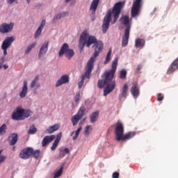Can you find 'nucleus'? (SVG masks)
Returning <instances> with one entry per match:
<instances>
[{"instance_id":"c03bdc74","label":"nucleus","mask_w":178,"mask_h":178,"mask_svg":"<svg viewBox=\"0 0 178 178\" xmlns=\"http://www.w3.org/2000/svg\"><path fill=\"white\" fill-rule=\"evenodd\" d=\"M157 101H159V102H161V101H163V95H162V93L158 94Z\"/></svg>"},{"instance_id":"3c124183","label":"nucleus","mask_w":178,"mask_h":178,"mask_svg":"<svg viewBox=\"0 0 178 178\" xmlns=\"http://www.w3.org/2000/svg\"><path fill=\"white\" fill-rule=\"evenodd\" d=\"M3 60H5V57H2V58H1V62H3Z\"/></svg>"},{"instance_id":"49530a36","label":"nucleus","mask_w":178,"mask_h":178,"mask_svg":"<svg viewBox=\"0 0 178 178\" xmlns=\"http://www.w3.org/2000/svg\"><path fill=\"white\" fill-rule=\"evenodd\" d=\"M141 69H143V65H138L137 68H136L137 72H140L141 70Z\"/></svg>"},{"instance_id":"4468645a","label":"nucleus","mask_w":178,"mask_h":178,"mask_svg":"<svg viewBox=\"0 0 178 178\" xmlns=\"http://www.w3.org/2000/svg\"><path fill=\"white\" fill-rule=\"evenodd\" d=\"M129 38H130V26L125 28L122 41V47H127V44H129Z\"/></svg>"},{"instance_id":"e433bc0d","label":"nucleus","mask_w":178,"mask_h":178,"mask_svg":"<svg viewBox=\"0 0 178 178\" xmlns=\"http://www.w3.org/2000/svg\"><path fill=\"white\" fill-rule=\"evenodd\" d=\"M62 173H63V166H61L60 168L56 172L54 175V178L60 177V176H62Z\"/></svg>"},{"instance_id":"20e7f679","label":"nucleus","mask_w":178,"mask_h":178,"mask_svg":"<svg viewBox=\"0 0 178 178\" xmlns=\"http://www.w3.org/2000/svg\"><path fill=\"white\" fill-rule=\"evenodd\" d=\"M94 57H90L88 61L85 74L82 76L81 81L78 83L79 88H81V87H83V84H84V79L86 78L90 79V76L92 72V69H94Z\"/></svg>"},{"instance_id":"bb28decb","label":"nucleus","mask_w":178,"mask_h":178,"mask_svg":"<svg viewBox=\"0 0 178 178\" xmlns=\"http://www.w3.org/2000/svg\"><path fill=\"white\" fill-rule=\"evenodd\" d=\"M145 45V40L144 39L138 38L135 41L136 48H143Z\"/></svg>"},{"instance_id":"f257e3e1","label":"nucleus","mask_w":178,"mask_h":178,"mask_svg":"<svg viewBox=\"0 0 178 178\" xmlns=\"http://www.w3.org/2000/svg\"><path fill=\"white\" fill-rule=\"evenodd\" d=\"M119 58L115 57L112 63L111 70L110 71H106L102 75L104 80H99L97 86L99 88H102L104 86H106L104 90V95L106 97L108 94H111L115 87H116V81L113 80V76L116 73V69H118V60Z\"/></svg>"},{"instance_id":"39448f33","label":"nucleus","mask_w":178,"mask_h":178,"mask_svg":"<svg viewBox=\"0 0 178 178\" xmlns=\"http://www.w3.org/2000/svg\"><path fill=\"white\" fill-rule=\"evenodd\" d=\"M65 55V58L70 60L72 56H74V51L69 48V44L67 43H64L58 52V56L62 58Z\"/></svg>"},{"instance_id":"5701e85b","label":"nucleus","mask_w":178,"mask_h":178,"mask_svg":"<svg viewBox=\"0 0 178 178\" xmlns=\"http://www.w3.org/2000/svg\"><path fill=\"white\" fill-rule=\"evenodd\" d=\"M46 21L45 19L42 20L41 24L38 29H37L35 33V38H38V37H40L41 35V33H42V30L44 27H45Z\"/></svg>"},{"instance_id":"a18cd8bd","label":"nucleus","mask_w":178,"mask_h":178,"mask_svg":"<svg viewBox=\"0 0 178 178\" xmlns=\"http://www.w3.org/2000/svg\"><path fill=\"white\" fill-rule=\"evenodd\" d=\"M120 174L118 172H115L113 173L112 177L113 178H119Z\"/></svg>"},{"instance_id":"aec40b11","label":"nucleus","mask_w":178,"mask_h":178,"mask_svg":"<svg viewBox=\"0 0 178 178\" xmlns=\"http://www.w3.org/2000/svg\"><path fill=\"white\" fill-rule=\"evenodd\" d=\"M136 131H130L124 135H123L122 138H121V141H128V140H131V138L136 137Z\"/></svg>"},{"instance_id":"c85d7f7f","label":"nucleus","mask_w":178,"mask_h":178,"mask_svg":"<svg viewBox=\"0 0 178 178\" xmlns=\"http://www.w3.org/2000/svg\"><path fill=\"white\" fill-rule=\"evenodd\" d=\"M98 116H99V111H95L90 115V122L92 123H95L97 122V119H98Z\"/></svg>"},{"instance_id":"37998d69","label":"nucleus","mask_w":178,"mask_h":178,"mask_svg":"<svg viewBox=\"0 0 178 178\" xmlns=\"http://www.w3.org/2000/svg\"><path fill=\"white\" fill-rule=\"evenodd\" d=\"M2 154V150H0V155ZM5 159H6V156H0V163L5 162Z\"/></svg>"},{"instance_id":"b1692460","label":"nucleus","mask_w":178,"mask_h":178,"mask_svg":"<svg viewBox=\"0 0 178 178\" xmlns=\"http://www.w3.org/2000/svg\"><path fill=\"white\" fill-rule=\"evenodd\" d=\"M66 16H69V12H61L54 17L53 19V22L56 23V21L60 20L62 17H66Z\"/></svg>"},{"instance_id":"9d476101","label":"nucleus","mask_w":178,"mask_h":178,"mask_svg":"<svg viewBox=\"0 0 178 178\" xmlns=\"http://www.w3.org/2000/svg\"><path fill=\"white\" fill-rule=\"evenodd\" d=\"M15 26V23L11 22L10 24L3 23L0 25V33L1 34H6L8 33H10L12 30H13V26Z\"/></svg>"},{"instance_id":"58836bf2","label":"nucleus","mask_w":178,"mask_h":178,"mask_svg":"<svg viewBox=\"0 0 178 178\" xmlns=\"http://www.w3.org/2000/svg\"><path fill=\"white\" fill-rule=\"evenodd\" d=\"M37 133V128L33 125L32 127H30L28 134H35Z\"/></svg>"},{"instance_id":"a878e982","label":"nucleus","mask_w":178,"mask_h":178,"mask_svg":"<svg viewBox=\"0 0 178 178\" xmlns=\"http://www.w3.org/2000/svg\"><path fill=\"white\" fill-rule=\"evenodd\" d=\"M59 129V124H55L53 126L49 127L45 131L46 134H52L54 131Z\"/></svg>"},{"instance_id":"6e6d98bb","label":"nucleus","mask_w":178,"mask_h":178,"mask_svg":"<svg viewBox=\"0 0 178 178\" xmlns=\"http://www.w3.org/2000/svg\"><path fill=\"white\" fill-rule=\"evenodd\" d=\"M86 118H84L82 120V122H85V121H86Z\"/></svg>"},{"instance_id":"de8ad7c7","label":"nucleus","mask_w":178,"mask_h":178,"mask_svg":"<svg viewBox=\"0 0 178 178\" xmlns=\"http://www.w3.org/2000/svg\"><path fill=\"white\" fill-rule=\"evenodd\" d=\"M15 1L16 0H7V2L8 3H9V5H12V3L15 2Z\"/></svg>"},{"instance_id":"412c9836","label":"nucleus","mask_w":178,"mask_h":178,"mask_svg":"<svg viewBox=\"0 0 178 178\" xmlns=\"http://www.w3.org/2000/svg\"><path fill=\"white\" fill-rule=\"evenodd\" d=\"M10 145H15L19 140V136L17 134H12L8 138Z\"/></svg>"},{"instance_id":"7ed1b4c3","label":"nucleus","mask_w":178,"mask_h":178,"mask_svg":"<svg viewBox=\"0 0 178 178\" xmlns=\"http://www.w3.org/2000/svg\"><path fill=\"white\" fill-rule=\"evenodd\" d=\"M124 6V1H120L116 3L113 9H109L105 15L103 24L102 26V33L103 34H106V31H108L109 29V24H115L116 22H118V19H119V16L120 15V12H122V8Z\"/></svg>"},{"instance_id":"2f4dec72","label":"nucleus","mask_w":178,"mask_h":178,"mask_svg":"<svg viewBox=\"0 0 178 178\" xmlns=\"http://www.w3.org/2000/svg\"><path fill=\"white\" fill-rule=\"evenodd\" d=\"M120 80H125V79L127 77V71L124 69H122L120 72V76H119Z\"/></svg>"},{"instance_id":"a19ab883","label":"nucleus","mask_w":178,"mask_h":178,"mask_svg":"<svg viewBox=\"0 0 178 178\" xmlns=\"http://www.w3.org/2000/svg\"><path fill=\"white\" fill-rule=\"evenodd\" d=\"M90 130H92V127H91V125L86 126L85 131H84L85 134L88 136V134H90Z\"/></svg>"},{"instance_id":"603ef678","label":"nucleus","mask_w":178,"mask_h":178,"mask_svg":"<svg viewBox=\"0 0 178 178\" xmlns=\"http://www.w3.org/2000/svg\"><path fill=\"white\" fill-rule=\"evenodd\" d=\"M66 3L70 2V0H65Z\"/></svg>"},{"instance_id":"393cba45","label":"nucleus","mask_w":178,"mask_h":178,"mask_svg":"<svg viewBox=\"0 0 178 178\" xmlns=\"http://www.w3.org/2000/svg\"><path fill=\"white\" fill-rule=\"evenodd\" d=\"M40 80V76H36L33 80H32L31 83V88H34V87H35V89L37 90V88H40V87H41V85L40 83H38V81Z\"/></svg>"},{"instance_id":"f3484780","label":"nucleus","mask_w":178,"mask_h":178,"mask_svg":"<svg viewBox=\"0 0 178 178\" xmlns=\"http://www.w3.org/2000/svg\"><path fill=\"white\" fill-rule=\"evenodd\" d=\"M127 91H129V85L127 83H124L121 90V94L119 95L120 101H122V98H127Z\"/></svg>"},{"instance_id":"c756f323","label":"nucleus","mask_w":178,"mask_h":178,"mask_svg":"<svg viewBox=\"0 0 178 178\" xmlns=\"http://www.w3.org/2000/svg\"><path fill=\"white\" fill-rule=\"evenodd\" d=\"M76 115H79L81 119H83V116L86 115V107L84 106H81Z\"/></svg>"},{"instance_id":"1a4fd4ad","label":"nucleus","mask_w":178,"mask_h":178,"mask_svg":"<svg viewBox=\"0 0 178 178\" xmlns=\"http://www.w3.org/2000/svg\"><path fill=\"white\" fill-rule=\"evenodd\" d=\"M13 41H15V38H13V36L8 37L3 40L1 44V49H3V51L4 56H6V55H8V48L10 47V45H12V42H13Z\"/></svg>"},{"instance_id":"0eeeda50","label":"nucleus","mask_w":178,"mask_h":178,"mask_svg":"<svg viewBox=\"0 0 178 178\" xmlns=\"http://www.w3.org/2000/svg\"><path fill=\"white\" fill-rule=\"evenodd\" d=\"M115 131V140H117V141H122V138L123 136H124V127H123L122 122H117Z\"/></svg>"},{"instance_id":"6e6552de","label":"nucleus","mask_w":178,"mask_h":178,"mask_svg":"<svg viewBox=\"0 0 178 178\" xmlns=\"http://www.w3.org/2000/svg\"><path fill=\"white\" fill-rule=\"evenodd\" d=\"M23 113H24V108L22 106H18L13 111L11 119L13 120H23Z\"/></svg>"},{"instance_id":"cd10ccee","label":"nucleus","mask_w":178,"mask_h":178,"mask_svg":"<svg viewBox=\"0 0 178 178\" xmlns=\"http://www.w3.org/2000/svg\"><path fill=\"white\" fill-rule=\"evenodd\" d=\"M81 120V118H80L79 115L75 114L74 116L72 117L71 118V122L72 123L73 126H77V123Z\"/></svg>"},{"instance_id":"a211bd4d","label":"nucleus","mask_w":178,"mask_h":178,"mask_svg":"<svg viewBox=\"0 0 178 178\" xmlns=\"http://www.w3.org/2000/svg\"><path fill=\"white\" fill-rule=\"evenodd\" d=\"M69 83V76L67 74L63 75L60 79H58L56 82V87H59L63 84H67Z\"/></svg>"},{"instance_id":"72a5a7b5","label":"nucleus","mask_w":178,"mask_h":178,"mask_svg":"<svg viewBox=\"0 0 178 178\" xmlns=\"http://www.w3.org/2000/svg\"><path fill=\"white\" fill-rule=\"evenodd\" d=\"M111 55H112V49H110L107 53L106 60L104 61V65H107V63L111 62Z\"/></svg>"},{"instance_id":"4be33fe9","label":"nucleus","mask_w":178,"mask_h":178,"mask_svg":"<svg viewBox=\"0 0 178 178\" xmlns=\"http://www.w3.org/2000/svg\"><path fill=\"white\" fill-rule=\"evenodd\" d=\"M27 91H29V88L27 87V81H24L23 87L19 92V97L21 98H24L27 95Z\"/></svg>"},{"instance_id":"864d4df0","label":"nucleus","mask_w":178,"mask_h":178,"mask_svg":"<svg viewBox=\"0 0 178 178\" xmlns=\"http://www.w3.org/2000/svg\"><path fill=\"white\" fill-rule=\"evenodd\" d=\"M0 69H2V63H0Z\"/></svg>"},{"instance_id":"ddd939ff","label":"nucleus","mask_w":178,"mask_h":178,"mask_svg":"<svg viewBox=\"0 0 178 178\" xmlns=\"http://www.w3.org/2000/svg\"><path fill=\"white\" fill-rule=\"evenodd\" d=\"M131 94L134 98L137 99L140 95V87H138V82L135 81L132 83L131 88Z\"/></svg>"},{"instance_id":"423d86ee","label":"nucleus","mask_w":178,"mask_h":178,"mask_svg":"<svg viewBox=\"0 0 178 178\" xmlns=\"http://www.w3.org/2000/svg\"><path fill=\"white\" fill-rule=\"evenodd\" d=\"M143 6V0H135L131 8V17H137L140 15V10Z\"/></svg>"},{"instance_id":"79ce46f5","label":"nucleus","mask_w":178,"mask_h":178,"mask_svg":"<svg viewBox=\"0 0 178 178\" xmlns=\"http://www.w3.org/2000/svg\"><path fill=\"white\" fill-rule=\"evenodd\" d=\"M74 101H75L76 104H77L79 102V101H80V92H76V94L74 97Z\"/></svg>"},{"instance_id":"473e14b6","label":"nucleus","mask_w":178,"mask_h":178,"mask_svg":"<svg viewBox=\"0 0 178 178\" xmlns=\"http://www.w3.org/2000/svg\"><path fill=\"white\" fill-rule=\"evenodd\" d=\"M35 45H37V42H33L31 44L29 45L26 49L25 50V54L26 55L30 54V52H31V49H33V48H35Z\"/></svg>"},{"instance_id":"4c0bfd02","label":"nucleus","mask_w":178,"mask_h":178,"mask_svg":"<svg viewBox=\"0 0 178 178\" xmlns=\"http://www.w3.org/2000/svg\"><path fill=\"white\" fill-rule=\"evenodd\" d=\"M40 154H41V151L40 149L34 150V149H33L31 156H33L35 159H38V158L40 156Z\"/></svg>"},{"instance_id":"2eb2a0df","label":"nucleus","mask_w":178,"mask_h":178,"mask_svg":"<svg viewBox=\"0 0 178 178\" xmlns=\"http://www.w3.org/2000/svg\"><path fill=\"white\" fill-rule=\"evenodd\" d=\"M48 47H49V42H45L43 44H42L38 54L39 59H41V58L43 57L45 54H47L48 51Z\"/></svg>"},{"instance_id":"c9c22d12","label":"nucleus","mask_w":178,"mask_h":178,"mask_svg":"<svg viewBox=\"0 0 178 178\" xmlns=\"http://www.w3.org/2000/svg\"><path fill=\"white\" fill-rule=\"evenodd\" d=\"M8 129V127H6V124H3L0 127V136H3L5 133H6V130Z\"/></svg>"},{"instance_id":"f03ea898","label":"nucleus","mask_w":178,"mask_h":178,"mask_svg":"<svg viewBox=\"0 0 178 178\" xmlns=\"http://www.w3.org/2000/svg\"><path fill=\"white\" fill-rule=\"evenodd\" d=\"M92 44H94L93 47H95V52L92 58H93L95 60V58H97V56H98L101 52H102V49H104V43H102L101 41L97 40V38L95 36H89L88 32L84 31L81 35L79 39V49L81 51H83L86 45L87 48H90Z\"/></svg>"},{"instance_id":"4d7b16f0","label":"nucleus","mask_w":178,"mask_h":178,"mask_svg":"<svg viewBox=\"0 0 178 178\" xmlns=\"http://www.w3.org/2000/svg\"><path fill=\"white\" fill-rule=\"evenodd\" d=\"M27 3L30 4V0H26Z\"/></svg>"},{"instance_id":"09e8293b","label":"nucleus","mask_w":178,"mask_h":178,"mask_svg":"<svg viewBox=\"0 0 178 178\" xmlns=\"http://www.w3.org/2000/svg\"><path fill=\"white\" fill-rule=\"evenodd\" d=\"M64 152L65 154H70V151L69 150V148H65Z\"/></svg>"},{"instance_id":"f8f14e48","label":"nucleus","mask_w":178,"mask_h":178,"mask_svg":"<svg viewBox=\"0 0 178 178\" xmlns=\"http://www.w3.org/2000/svg\"><path fill=\"white\" fill-rule=\"evenodd\" d=\"M98 5H99V0H93L90 4V10L91 11L92 15V22H94V20H95V13L97 12Z\"/></svg>"},{"instance_id":"6ab92c4d","label":"nucleus","mask_w":178,"mask_h":178,"mask_svg":"<svg viewBox=\"0 0 178 178\" xmlns=\"http://www.w3.org/2000/svg\"><path fill=\"white\" fill-rule=\"evenodd\" d=\"M60 138H62V133L61 132L58 133L56 135V140L53 143L52 146L51 147V151H55V149H56V147H58V145H59Z\"/></svg>"},{"instance_id":"ea45409f","label":"nucleus","mask_w":178,"mask_h":178,"mask_svg":"<svg viewBox=\"0 0 178 178\" xmlns=\"http://www.w3.org/2000/svg\"><path fill=\"white\" fill-rule=\"evenodd\" d=\"M83 130V127H80L79 128L77 129V130L75 132V135L72 137V140H76L77 138L79 137V134H80V131Z\"/></svg>"},{"instance_id":"13d9d810","label":"nucleus","mask_w":178,"mask_h":178,"mask_svg":"<svg viewBox=\"0 0 178 178\" xmlns=\"http://www.w3.org/2000/svg\"><path fill=\"white\" fill-rule=\"evenodd\" d=\"M74 134V131H72L71 134V136H73Z\"/></svg>"},{"instance_id":"9b49d317","label":"nucleus","mask_w":178,"mask_h":178,"mask_svg":"<svg viewBox=\"0 0 178 178\" xmlns=\"http://www.w3.org/2000/svg\"><path fill=\"white\" fill-rule=\"evenodd\" d=\"M33 155V147H25L21 150L19 158L21 159H29Z\"/></svg>"},{"instance_id":"7c9ffc66","label":"nucleus","mask_w":178,"mask_h":178,"mask_svg":"<svg viewBox=\"0 0 178 178\" xmlns=\"http://www.w3.org/2000/svg\"><path fill=\"white\" fill-rule=\"evenodd\" d=\"M121 22L122 24H124V26H127L126 27H129V31H130L131 26H130L129 20V17L128 16L122 17L121 18Z\"/></svg>"},{"instance_id":"f704fd0d","label":"nucleus","mask_w":178,"mask_h":178,"mask_svg":"<svg viewBox=\"0 0 178 178\" xmlns=\"http://www.w3.org/2000/svg\"><path fill=\"white\" fill-rule=\"evenodd\" d=\"M31 113H33V111L31 110L24 109L22 120H24L26 118H29L30 115H31Z\"/></svg>"},{"instance_id":"5fc2aeb1","label":"nucleus","mask_w":178,"mask_h":178,"mask_svg":"<svg viewBox=\"0 0 178 178\" xmlns=\"http://www.w3.org/2000/svg\"><path fill=\"white\" fill-rule=\"evenodd\" d=\"M15 149H16V147L14 146V147H13V151H15Z\"/></svg>"},{"instance_id":"dca6fc26","label":"nucleus","mask_w":178,"mask_h":178,"mask_svg":"<svg viewBox=\"0 0 178 178\" xmlns=\"http://www.w3.org/2000/svg\"><path fill=\"white\" fill-rule=\"evenodd\" d=\"M55 135L46 136L42 140V147H47L49 143H52L53 140H55Z\"/></svg>"},{"instance_id":"8fccbe9b","label":"nucleus","mask_w":178,"mask_h":178,"mask_svg":"<svg viewBox=\"0 0 178 178\" xmlns=\"http://www.w3.org/2000/svg\"><path fill=\"white\" fill-rule=\"evenodd\" d=\"M3 67L4 69H8V67H9V66H8V65H3Z\"/></svg>"}]
</instances>
